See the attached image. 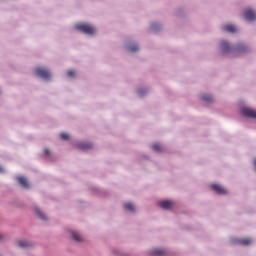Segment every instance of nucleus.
<instances>
[{
    "label": "nucleus",
    "mask_w": 256,
    "mask_h": 256,
    "mask_svg": "<svg viewBox=\"0 0 256 256\" xmlns=\"http://www.w3.org/2000/svg\"><path fill=\"white\" fill-rule=\"evenodd\" d=\"M75 29H77V31H81V33H85L86 35L95 34V27L90 24H76Z\"/></svg>",
    "instance_id": "1"
},
{
    "label": "nucleus",
    "mask_w": 256,
    "mask_h": 256,
    "mask_svg": "<svg viewBox=\"0 0 256 256\" xmlns=\"http://www.w3.org/2000/svg\"><path fill=\"white\" fill-rule=\"evenodd\" d=\"M36 75L41 79H51V72L44 67L36 68Z\"/></svg>",
    "instance_id": "2"
},
{
    "label": "nucleus",
    "mask_w": 256,
    "mask_h": 256,
    "mask_svg": "<svg viewBox=\"0 0 256 256\" xmlns=\"http://www.w3.org/2000/svg\"><path fill=\"white\" fill-rule=\"evenodd\" d=\"M241 114L244 117H249L250 119H256V111L251 108H242Z\"/></svg>",
    "instance_id": "3"
},
{
    "label": "nucleus",
    "mask_w": 256,
    "mask_h": 256,
    "mask_svg": "<svg viewBox=\"0 0 256 256\" xmlns=\"http://www.w3.org/2000/svg\"><path fill=\"white\" fill-rule=\"evenodd\" d=\"M244 17H245L246 21H255L256 13H255V11L248 9L244 12Z\"/></svg>",
    "instance_id": "4"
},
{
    "label": "nucleus",
    "mask_w": 256,
    "mask_h": 256,
    "mask_svg": "<svg viewBox=\"0 0 256 256\" xmlns=\"http://www.w3.org/2000/svg\"><path fill=\"white\" fill-rule=\"evenodd\" d=\"M211 189L218 195H225L227 193V190H225V188L222 186H219V184H212Z\"/></svg>",
    "instance_id": "5"
},
{
    "label": "nucleus",
    "mask_w": 256,
    "mask_h": 256,
    "mask_svg": "<svg viewBox=\"0 0 256 256\" xmlns=\"http://www.w3.org/2000/svg\"><path fill=\"white\" fill-rule=\"evenodd\" d=\"M18 183L24 187V189H29V181H27V178L20 176L17 178Z\"/></svg>",
    "instance_id": "6"
},
{
    "label": "nucleus",
    "mask_w": 256,
    "mask_h": 256,
    "mask_svg": "<svg viewBox=\"0 0 256 256\" xmlns=\"http://www.w3.org/2000/svg\"><path fill=\"white\" fill-rule=\"evenodd\" d=\"M162 209H171L173 207V202L171 200H164L159 203Z\"/></svg>",
    "instance_id": "7"
},
{
    "label": "nucleus",
    "mask_w": 256,
    "mask_h": 256,
    "mask_svg": "<svg viewBox=\"0 0 256 256\" xmlns=\"http://www.w3.org/2000/svg\"><path fill=\"white\" fill-rule=\"evenodd\" d=\"M91 147H93V144L87 142H81L78 144V148L82 151H87V149H91Z\"/></svg>",
    "instance_id": "8"
},
{
    "label": "nucleus",
    "mask_w": 256,
    "mask_h": 256,
    "mask_svg": "<svg viewBox=\"0 0 256 256\" xmlns=\"http://www.w3.org/2000/svg\"><path fill=\"white\" fill-rule=\"evenodd\" d=\"M223 29L227 31V33H235L237 31V28H235V26H233L232 24L224 26Z\"/></svg>",
    "instance_id": "9"
},
{
    "label": "nucleus",
    "mask_w": 256,
    "mask_h": 256,
    "mask_svg": "<svg viewBox=\"0 0 256 256\" xmlns=\"http://www.w3.org/2000/svg\"><path fill=\"white\" fill-rule=\"evenodd\" d=\"M221 49L224 53H227V51H229V49H231V45H229V43L222 41L221 42Z\"/></svg>",
    "instance_id": "10"
},
{
    "label": "nucleus",
    "mask_w": 256,
    "mask_h": 256,
    "mask_svg": "<svg viewBox=\"0 0 256 256\" xmlns=\"http://www.w3.org/2000/svg\"><path fill=\"white\" fill-rule=\"evenodd\" d=\"M72 239H74L76 243H81V241H83V237L77 232H72Z\"/></svg>",
    "instance_id": "11"
},
{
    "label": "nucleus",
    "mask_w": 256,
    "mask_h": 256,
    "mask_svg": "<svg viewBox=\"0 0 256 256\" xmlns=\"http://www.w3.org/2000/svg\"><path fill=\"white\" fill-rule=\"evenodd\" d=\"M152 255H155V256H165V255H166V252H165V250L154 249V250L152 251Z\"/></svg>",
    "instance_id": "12"
},
{
    "label": "nucleus",
    "mask_w": 256,
    "mask_h": 256,
    "mask_svg": "<svg viewBox=\"0 0 256 256\" xmlns=\"http://www.w3.org/2000/svg\"><path fill=\"white\" fill-rule=\"evenodd\" d=\"M201 99L202 101H206V103H211L213 101V97L207 94L202 95Z\"/></svg>",
    "instance_id": "13"
},
{
    "label": "nucleus",
    "mask_w": 256,
    "mask_h": 256,
    "mask_svg": "<svg viewBox=\"0 0 256 256\" xmlns=\"http://www.w3.org/2000/svg\"><path fill=\"white\" fill-rule=\"evenodd\" d=\"M35 213L36 215L42 219L43 221H45L47 219V217L45 216V214H43V212H41V210H39L38 208L35 209Z\"/></svg>",
    "instance_id": "14"
},
{
    "label": "nucleus",
    "mask_w": 256,
    "mask_h": 256,
    "mask_svg": "<svg viewBox=\"0 0 256 256\" xmlns=\"http://www.w3.org/2000/svg\"><path fill=\"white\" fill-rule=\"evenodd\" d=\"M30 246H31V243H29L25 240L18 241V247L25 248V247H30Z\"/></svg>",
    "instance_id": "15"
},
{
    "label": "nucleus",
    "mask_w": 256,
    "mask_h": 256,
    "mask_svg": "<svg viewBox=\"0 0 256 256\" xmlns=\"http://www.w3.org/2000/svg\"><path fill=\"white\" fill-rule=\"evenodd\" d=\"M124 208L127 211H135V206L131 202H128V203L124 204Z\"/></svg>",
    "instance_id": "16"
},
{
    "label": "nucleus",
    "mask_w": 256,
    "mask_h": 256,
    "mask_svg": "<svg viewBox=\"0 0 256 256\" xmlns=\"http://www.w3.org/2000/svg\"><path fill=\"white\" fill-rule=\"evenodd\" d=\"M246 50H247V46H245V44L243 43L239 44L237 47L238 53H245Z\"/></svg>",
    "instance_id": "17"
},
{
    "label": "nucleus",
    "mask_w": 256,
    "mask_h": 256,
    "mask_svg": "<svg viewBox=\"0 0 256 256\" xmlns=\"http://www.w3.org/2000/svg\"><path fill=\"white\" fill-rule=\"evenodd\" d=\"M128 50L130 51V53H137V51H139V46H137L136 44L130 45L128 47Z\"/></svg>",
    "instance_id": "18"
},
{
    "label": "nucleus",
    "mask_w": 256,
    "mask_h": 256,
    "mask_svg": "<svg viewBox=\"0 0 256 256\" xmlns=\"http://www.w3.org/2000/svg\"><path fill=\"white\" fill-rule=\"evenodd\" d=\"M153 151H156L157 153L161 152L163 150V147L160 144H154L152 145Z\"/></svg>",
    "instance_id": "19"
},
{
    "label": "nucleus",
    "mask_w": 256,
    "mask_h": 256,
    "mask_svg": "<svg viewBox=\"0 0 256 256\" xmlns=\"http://www.w3.org/2000/svg\"><path fill=\"white\" fill-rule=\"evenodd\" d=\"M240 245H249L251 243V239L249 238H244L239 241Z\"/></svg>",
    "instance_id": "20"
},
{
    "label": "nucleus",
    "mask_w": 256,
    "mask_h": 256,
    "mask_svg": "<svg viewBox=\"0 0 256 256\" xmlns=\"http://www.w3.org/2000/svg\"><path fill=\"white\" fill-rule=\"evenodd\" d=\"M60 137H61V139H64V141H67V139H69V134H67V133H61V134H60Z\"/></svg>",
    "instance_id": "21"
},
{
    "label": "nucleus",
    "mask_w": 256,
    "mask_h": 256,
    "mask_svg": "<svg viewBox=\"0 0 256 256\" xmlns=\"http://www.w3.org/2000/svg\"><path fill=\"white\" fill-rule=\"evenodd\" d=\"M152 29H153V31H158L159 25L157 23H153L152 24Z\"/></svg>",
    "instance_id": "22"
},
{
    "label": "nucleus",
    "mask_w": 256,
    "mask_h": 256,
    "mask_svg": "<svg viewBox=\"0 0 256 256\" xmlns=\"http://www.w3.org/2000/svg\"><path fill=\"white\" fill-rule=\"evenodd\" d=\"M68 76L75 77V71H73V70L68 71Z\"/></svg>",
    "instance_id": "23"
},
{
    "label": "nucleus",
    "mask_w": 256,
    "mask_h": 256,
    "mask_svg": "<svg viewBox=\"0 0 256 256\" xmlns=\"http://www.w3.org/2000/svg\"><path fill=\"white\" fill-rule=\"evenodd\" d=\"M44 153H45L46 155H49V149H45V150H44Z\"/></svg>",
    "instance_id": "24"
},
{
    "label": "nucleus",
    "mask_w": 256,
    "mask_h": 256,
    "mask_svg": "<svg viewBox=\"0 0 256 256\" xmlns=\"http://www.w3.org/2000/svg\"><path fill=\"white\" fill-rule=\"evenodd\" d=\"M0 173H3V167L0 166Z\"/></svg>",
    "instance_id": "25"
},
{
    "label": "nucleus",
    "mask_w": 256,
    "mask_h": 256,
    "mask_svg": "<svg viewBox=\"0 0 256 256\" xmlns=\"http://www.w3.org/2000/svg\"><path fill=\"white\" fill-rule=\"evenodd\" d=\"M138 93H139V95H143V92H141V90Z\"/></svg>",
    "instance_id": "26"
},
{
    "label": "nucleus",
    "mask_w": 256,
    "mask_h": 256,
    "mask_svg": "<svg viewBox=\"0 0 256 256\" xmlns=\"http://www.w3.org/2000/svg\"><path fill=\"white\" fill-rule=\"evenodd\" d=\"M1 239H3V235L2 234H0V241H1Z\"/></svg>",
    "instance_id": "27"
}]
</instances>
